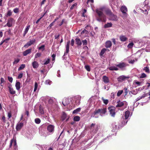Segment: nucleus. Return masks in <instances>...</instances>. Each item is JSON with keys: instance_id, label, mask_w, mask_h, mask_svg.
Segmentation results:
<instances>
[{"instance_id": "nucleus-17", "label": "nucleus", "mask_w": 150, "mask_h": 150, "mask_svg": "<svg viewBox=\"0 0 150 150\" xmlns=\"http://www.w3.org/2000/svg\"><path fill=\"white\" fill-rule=\"evenodd\" d=\"M112 45L111 42L110 41H108L105 42V47L107 48L110 47Z\"/></svg>"}, {"instance_id": "nucleus-50", "label": "nucleus", "mask_w": 150, "mask_h": 150, "mask_svg": "<svg viewBox=\"0 0 150 150\" xmlns=\"http://www.w3.org/2000/svg\"><path fill=\"white\" fill-rule=\"evenodd\" d=\"M85 68L88 71H90V66L88 65H86L85 66Z\"/></svg>"}, {"instance_id": "nucleus-57", "label": "nucleus", "mask_w": 150, "mask_h": 150, "mask_svg": "<svg viewBox=\"0 0 150 150\" xmlns=\"http://www.w3.org/2000/svg\"><path fill=\"white\" fill-rule=\"evenodd\" d=\"M74 43V41L73 39H72L71 41V45L72 46H73Z\"/></svg>"}, {"instance_id": "nucleus-54", "label": "nucleus", "mask_w": 150, "mask_h": 150, "mask_svg": "<svg viewBox=\"0 0 150 150\" xmlns=\"http://www.w3.org/2000/svg\"><path fill=\"white\" fill-rule=\"evenodd\" d=\"M50 62V59H48L44 63V65H46L48 64Z\"/></svg>"}, {"instance_id": "nucleus-59", "label": "nucleus", "mask_w": 150, "mask_h": 150, "mask_svg": "<svg viewBox=\"0 0 150 150\" xmlns=\"http://www.w3.org/2000/svg\"><path fill=\"white\" fill-rule=\"evenodd\" d=\"M88 31L85 29H84L81 33V34H83L84 33H87Z\"/></svg>"}, {"instance_id": "nucleus-49", "label": "nucleus", "mask_w": 150, "mask_h": 150, "mask_svg": "<svg viewBox=\"0 0 150 150\" xmlns=\"http://www.w3.org/2000/svg\"><path fill=\"white\" fill-rule=\"evenodd\" d=\"M77 3H75L74 4L70 7V9L71 10H72V9H73L74 7H75V6H76L77 5Z\"/></svg>"}, {"instance_id": "nucleus-63", "label": "nucleus", "mask_w": 150, "mask_h": 150, "mask_svg": "<svg viewBox=\"0 0 150 150\" xmlns=\"http://www.w3.org/2000/svg\"><path fill=\"white\" fill-rule=\"evenodd\" d=\"M10 39V38H8L5 40H4L3 41H5L4 42H5L6 43H7L8 42V40H9Z\"/></svg>"}, {"instance_id": "nucleus-48", "label": "nucleus", "mask_w": 150, "mask_h": 150, "mask_svg": "<svg viewBox=\"0 0 150 150\" xmlns=\"http://www.w3.org/2000/svg\"><path fill=\"white\" fill-rule=\"evenodd\" d=\"M112 126L113 130H115L116 129H117V125H115V124H113L112 125Z\"/></svg>"}, {"instance_id": "nucleus-53", "label": "nucleus", "mask_w": 150, "mask_h": 150, "mask_svg": "<svg viewBox=\"0 0 150 150\" xmlns=\"http://www.w3.org/2000/svg\"><path fill=\"white\" fill-rule=\"evenodd\" d=\"M83 42V44L84 45H87V41L86 40H83L82 41Z\"/></svg>"}, {"instance_id": "nucleus-51", "label": "nucleus", "mask_w": 150, "mask_h": 150, "mask_svg": "<svg viewBox=\"0 0 150 150\" xmlns=\"http://www.w3.org/2000/svg\"><path fill=\"white\" fill-rule=\"evenodd\" d=\"M134 83L137 84V86H140L141 85L142 83V82H139V81H134Z\"/></svg>"}, {"instance_id": "nucleus-33", "label": "nucleus", "mask_w": 150, "mask_h": 150, "mask_svg": "<svg viewBox=\"0 0 150 150\" xmlns=\"http://www.w3.org/2000/svg\"><path fill=\"white\" fill-rule=\"evenodd\" d=\"M12 14V12H11V10H9L8 11L7 13V15L6 17H7L10 16H11Z\"/></svg>"}, {"instance_id": "nucleus-31", "label": "nucleus", "mask_w": 150, "mask_h": 150, "mask_svg": "<svg viewBox=\"0 0 150 150\" xmlns=\"http://www.w3.org/2000/svg\"><path fill=\"white\" fill-rule=\"evenodd\" d=\"M39 111L40 113L41 114H44L43 109L41 105H40L39 107Z\"/></svg>"}, {"instance_id": "nucleus-39", "label": "nucleus", "mask_w": 150, "mask_h": 150, "mask_svg": "<svg viewBox=\"0 0 150 150\" xmlns=\"http://www.w3.org/2000/svg\"><path fill=\"white\" fill-rule=\"evenodd\" d=\"M134 45V43L132 42H131L128 44V45H127V47L129 48H132Z\"/></svg>"}, {"instance_id": "nucleus-20", "label": "nucleus", "mask_w": 150, "mask_h": 150, "mask_svg": "<svg viewBox=\"0 0 150 150\" xmlns=\"http://www.w3.org/2000/svg\"><path fill=\"white\" fill-rule=\"evenodd\" d=\"M117 104L116 105V107H121L123 106L124 105V103L123 102H121L120 100L118 101L117 102Z\"/></svg>"}, {"instance_id": "nucleus-15", "label": "nucleus", "mask_w": 150, "mask_h": 150, "mask_svg": "<svg viewBox=\"0 0 150 150\" xmlns=\"http://www.w3.org/2000/svg\"><path fill=\"white\" fill-rule=\"evenodd\" d=\"M120 10L123 13H126L127 11V7L125 6H122L121 7Z\"/></svg>"}, {"instance_id": "nucleus-2", "label": "nucleus", "mask_w": 150, "mask_h": 150, "mask_svg": "<svg viewBox=\"0 0 150 150\" xmlns=\"http://www.w3.org/2000/svg\"><path fill=\"white\" fill-rule=\"evenodd\" d=\"M107 112V108H106L96 109L93 113L92 114L91 116L95 118L98 117V114L101 116H102Z\"/></svg>"}, {"instance_id": "nucleus-13", "label": "nucleus", "mask_w": 150, "mask_h": 150, "mask_svg": "<svg viewBox=\"0 0 150 150\" xmlns=\"http://www.w3.org/2000/svg\"><path fill=\"white\" fill-rule=\"evenodd\" d=\"M103 81L105 83H107L109 82L108 78L106 76H103L102 78Z\"/></svg>"}, {"instance_id": "nucleus-64", "label": "nucleus", "mask_w": 150, "mask_h": 150, "mask_svg": "<svg viewBox=\"0 0 150 150\" xmlns=\"http://www.w3.org/2000/svg\"><path fill=\"white\" fill-rule=\"evenodd\" d=\"M2 120H3L4 122H6V120L5 119V117L4 116L2 117Z\"/></svg>"}, {"instance_id": "nucleus-34", "label": "nucleus", "mask_w": 150, "mask_h": 150, "mask_svg": "<svg viewBox=\"0 0 150 150\" xmlns=\"http://www.w3.org/2000/svg\"><path fill=\"white\" fill-rule=\"evenodd\" d=\"M25 64H21L20 67H19L18 69V70L20 71V70L23 69L25 67Z\"/></svg>"}, {"instance_id": "nucleus-61", "label": "nucleus", "mask_w": 150, "mask_h": 150, "mask_svg": "<svg viewBox=\"0 0 150 150\" xmlns=\"http://www.w3.org/2000/svg\"><path fill=\"white\" fill-rule=\"evenodd\" d=\"M23 74L22 73L20 74L18 76V79H21L23 76Z\"/></svg>"}, {"instance_id": "nucleus-40", "label": "nucleus", "mask_w": 150, "mask_h": 150, "mask_svg": "<svg viewBox=\"0 0 150 150\" xmlns=\"http://www.w3.org/2000/svg\"><path fill=\"white\" fill-rule=\"evenodd\" d=\"M41 53H37L35 55V58H37L40 57L41 55Z\"/></svg>"}, {"instance_id": "nucleus-58", "label": "nucleus", "mask_w": 150, "mask_h": 150, "mask_svg": "<svg viewBox=\"0 0 150 150\" xmlns=\"http://www.w3.org/2000/svg\"><path fill=\"white\" fill-rule=\"evenodd\" d=\"M95 34V33L94 31H92L90 33V35L93 37H94Z\"/></svg>"}, {"instance_id": "nucleus-35", "label": "nucleus", "mask_w": 150, "mask_h": 150, "mask_svg": "<svg viewBox=\"0 0 150 150\" xmlns=\"http://www.w3.org/2000/svg\"><path fill=\"white\" fill-rule=\"evenodd\" d=\"M67 117L66 114L64 112L63 113L62 115V119L63 120H64Z\"/></svg>"}, {"instance_id": "nucleus-29", "label": "nucleus", "mask_w": 150, "mask_h": 150, "mask_svg": "<svg viewBox=\"0 0 150 150\" xmlns=\"http://www.w3.org/2000/svg\"><path fill=\"white\" fill-rule=\"evenodd\" d=\"M107 49L105 48H103L101 51L100 55V56H102L104 53L107 51Z\"/></svg>"}, {"instance_id": "nucleus-32", "label": "nucleus", "mask_w": 150, "mask_h": 150, "mask_svg": "<svg viewBox=\"0 0 150 150\" xmlns=\"http://www.w3.org/2000/svg\"><path fill=\"white\" fill-rule=\"evenodd\" d=\"M73 120L75 121H79L80 120V117L78 116H75L74 117Z\"/></svg>"}, {"instance_id": "nucleus-12", "label": "nucleus", "mask_w": 150, "mask_h": 150, "mask_svg": "<svg viewBox=\"0 0 150 150\" xmlns=\"http://www.w3.org/2000/svg\"><path fill=\"white\" fill-rule=\"evenodd\" d=\"M109 16L110 17V19L111 20L113 21H117V16L112 13Z\"/></svg>"}, {"instance_id": "nucleus-27", "label": "nucleus", "mask_w": 150, "mask_h": 150, "mask_svg": "<svg viewBox=\"0 0 150 150\" xmlns=\"http://www.w3.org/2000/svg\"><path fill=\"white\" fill-rule=\"evenodd\" d=\"M109 69L111 71H117L118 70V69L114 66L110 67L109 68Z\"/></svg>"}, {"instance_id": "nucleus-6", "label": "nucleus", "mask_w": 150, "mask_h": 150, "mask_svg": "<svg viewBox=\"0 0 150 150\" xmlns=\"http://www.w3.org/2000/svg\"><path fill=\"white\" fill-rule=\"evenodd\" d=\"M150 7L148 5H146L144 6V7H142L141 8V10L143 12H145L144 13L148 14L147 10H149Z\"/></svg>"}, {"instance_id": "nucleus-25", "label": "nucleus", "mask_w": 150, "mask_h": 150, "mask_svg": "<svg viewBox=\"0 0 150 150\" xmlns=\"http://www.w3.org/2000/svg\"><path fill=\"white\" fill-rule=\"evenodd\" d=\"M20 85L21 83L19 82L16 81L15 86L17 90H18L20 89L21 87Z\"/></svg>"}, {"instance_id": "nucleus-52", "label": "nucleus", "mask_w": 150, "mask_h": 150, "mask_svg": "<svg viewBox=\"0 0 150 150\" xmlns=\"http://www.w3.org/2000/svg\"><path fill=\"white\" fill-rule=\"evenodd\" d=\"M13 11L15 13H17L19 12V8H16L14 9Z\"/></svg>"}, {"instance_id": "nucleus-56", "label": "nucleus", "mask_w": 150, "mask_h": 150, "mask_svg": "<svg viewBox=\"0 0 150 150\" xmlns=\"http://www.w3.org/2000/svg\"><path fill=\"white\" fill-rule=\"evenodd\" d=\"M53 102L54 101L52 99L50 98L49 100L48 103L49 104H52L53 103Z\"/></svg>"}, {"instance_id": "nucleus-9", "label": "nucleus", "mask_w": 150, "mask_h": 150, "mask_svg": "<svg viewBox=\"0 0 150 150\" xmlns=\"http://www.w3.org/2000/svg\"><path fill=\"white\" fill-rule=\"evenodd\" d=\"M129 76H121L117 78V80L119 82H122L125 79L129 78Z\"/></svg>"}, {"instance_id": "nucleus-19", "label": "nucleus", "mask_w": 150, "mask_h": 150, "mask_svg": "<svg viewBox=\"0 0 150 150\" xmlns=\"http://www.w3.org/2000/svg\"><path fill=\"white\" fill-rule=\"evenodd\" d=\"M32 66L34 69L38 68L39 66V64L38 62L35 61H34L32 63Z\"/></svg>"}, {"instance_id": "nucleus-55", "label": "nucleus", "mask_w": 150, "mask_h": 150, "mask_svg": "<svg viewBox=\"0 0 150 150\" xmlns=\"http://www.w3.org/2000/svg\"><path fill=\"white\" fill-rule=\"evenodd\" d=\"M8 79L9 81H10V82L11 83H12V82L13 79L12 77L8 76Z\"/></svg>"}, {"instance_id": "nucleus-10", "label": "nucleus", "mask_w": 150, "mask_h": 150, "mask_svg": "<svg viewBox=\"0 0 150 150\" xmlns=\"http://www.w3.org/2000/svg\"><path fill=\"white\" fill-rule=\"evenodd\" d=\"M54 127L52 125H50L47 126V129L48 131L50 132H53L54 130Z\"/></svg>"}, {"instance_id": "nucleus-3", "label": "nucleus", "mask_w": 150, "mask_h": 150, "mask_svg": "<svg viewBox=\"0 0 150 150\" xmlns=\"http://www.w3.org/2000/svg\"><path fill=\"white\" fill-rule=\"evenodd\" d=\"M108 109L111 116L113 117H114L115 115V107L113 106L109 107L108 108Z\"/></svg>"}, {"instance_id": "nucleus-1", "label": "nucleus", "mask_w": 150, "mask_h": 150, "mask_svg": "<svg viewBox=\"0 0 150 150\" xmlns=\"http://www.w3.org/2000/svg\"><path fill=\"white\" fill-rule=\"evenodd\" d=\"M105 12L107 15L109 16L112 13L111 11L109 9L104 7H100L96 10L97 15L96 16L97 21L99 22H105L106 19L105 15L103 12Z\"/></svg>"}, {"instance_id": "nucleus-14", "label": "nucleus", "mask_w": 150, "mask_h": 150, "mask_svg": "<svg viewBox=\"0 0 150 150\" xmlns=\"http://www.w3.org/2000/svg\"><path fill=\"white\" fill-rule=\"evenodd\" d=\"M116 66L119 68L122 69L126 66V64L124 62L120 63L119 64L116 65Z\"/></svg>"}, {"instance_id": "nucleus-42", "label": "nucleus", "mask_w": 150, "mask_h": 150, "mask_svg": "<svg viewBox=\"0 0 150 150\" xmlns=\"http://www.w3.org/2000/svg\"><path fill=\"white\" fill-rule=\"evenodd\" d=\"M20 59L19 58H17L16 59H15L14 62H13V64H17V63L19 62L20 61Z\"/></svg>"}, {"instance_id": "nucleus-7", "label": "nucleus", "mask_w": 150, "mask_h": 150, "mask_svg": "<svg viewBox=\"0 0 150 150\" xmlns=\"http://www.w3.org/2000/svg\"><path fill=\"white\" fill-rule=\"evenodd\" d=\"M23 126V123L18 122L16 125V129L17 131H20Z\"/></svg>"}, {"instance_id": "nucleus-4", "label": "nucleus", "mask_w": 150, "mask_h": 150, "mask_svg": "<svg viewBox=\"0 0 150 150\" xmlns=\"http://www.w3.org/2000/svg\"><path fill=\"white\" fill-rule=\"evenodd\" d=\"M36 40L34 39L30 40L26 44L24 45V47L25 48H28L29 46H31L32 45L34 44Z\"/></svg>"}, {"instance_id": "nucleus-5", "label": "nucleus", "mask_w": 150, "mask_h": 150, "mask_svg": "<svg viewBox=\"0 0 150 150\" xmlns=\"http://www.w3.org/2000/svg\"><path fill=\"white\" fill-rule=\"evenodd\" d=\"M95 124L94 123H92L90 127V128L94 132L96 133L98 129L99 125H97L96 126L95 129H94V127L95 125Z\"/></svg>"}, {"instance_id": "nucleus-43", "label": "nucleus", "mask_w": 150, "mask_h": 150, "mask_svg": "<svg viewBox=\"0 0 150 150\" xmlns=\"http://www.w3.org/2000/svg\"><path fill=\"white\" fill-rule=\"evenodd\" d=\"M45 70V66L43 67L41 70H40V71L41 73V74H44Z\"/></svg>"}, {"instance_id": "nucleus-21", "label": "nucleus", "mask_w": 150, "mask_h": 150, "mask_svg": "<svg viewBox=\"0 0 150 150\" xmlns=\"http://www.w3.org/2000/svg\"><path fill=\"white\" fill-rule=\"evenodd\" d=\"M76 44L79 46H80L82 44V42L80 39L79 38H76L75 39Z\"/></svg>"}, {"instance_id": "nucleus-26", "label": "nucleus", "mask_w": 150, "mask_h": 150, "mask_svg": "<svg viewBox=\"0 0 150 150\" xmlns=\"http://www.w3.org/2000/svg\"><path fill=\"white\" fill-rule=\"evenodd\" d=\"M30 25H28L27 26L26 28L25 29V31L24 32V33H23V36H25V35L27 33L28 30H29V29L30 28Z\"/></svg>"}, {"instance_id": "nucleus-44", "label": "nucleus", "mask_w": 150, "mask_h": 150, "mask_svg": "<svg viewBox=\"0 0 150 150\" xmlns=\"http://www.w3.org/2000/svg\"><path fill=\"white\" fill-rule=\"evenodd\" d=\"M146 75L144 73H142L141 76H139L140 78H144L146 77Z\"/></svg>"}, {"instance_id": "nucleus-62", "label": "nucleus", "mask_w": 150, "mask_h": 150, "mask_svg": "<svg viewBox=\"0 0 150 150\" xmlns=\"http://www.w3.org/2000/svg\"><path fill=\"white\" fill-rule=\"evenodd\" d=\"M8 119H9V118L11 116V112L10 111V112H8Z\"/></svg>"}, {"instance_id": "nucleus-22", "label": "nucleus", "mask_w": 150, "mask_h": 150, "mask_svg": "<svg viewBox=\"0 0 150 150\" xmlns=\"http://www.w3.org/2000/svg\"><path fill=\"white\" fill-rule=\"evenodd\" d=\"M9 92L11 94L13 95L16 93V91L14 90L13 88L10 86L8 87Z\"/></svg>"}, {"instance_id": "nucleus-23", "label": "nucleus", "mask_w": 150, "mask_h": 150, "mask_svg": "<svg viewBox=\"0 0 150 150\" xmlns=\"http://www.w3.org/2000/svg\"><path fill=\"white\" fill-rule=\"evenodd\" d=\"M112 24L111 23H107L106 24H105L104 27V28H106L111 27L112 26Z\"/></svg>"}, {"instance_id": "nucleus-18", "label": "nucleus", "mask_w": 150, "mask_h": 150, "mask_svg": "<svg viewBox=\"0 0 150 150\" xmlns=\"http://www.w3.org/2000/svg\"><path fill=\"white\" fill-rule=\"evenodd\" d=\"M120 39L122 42H125L127 40L128 38L125 36L123 35H120Z\"/></svg>"}, {"instance_id": "nucleus-11", "label": "nucleus", "mask_w": 150, "mask_h": 150, "mask_svg": "<svg viewBox=\"0 0 150 150\" xmlns=\"http://www.w3.org/2000/svg\"><path fill=\"white\" fill-rule=\"evenodd\" d=\"M70 43V41H68L67 43V45H66V52L64 53V56L66 54H67L69 52V45Z\"/></svg>"}, {"instance_id": "nucleus-47", "label": "nucleus", "mask_w": 150, "mask_h": 150, "mask_svg": "<svg viewBox=\"0 0 150 150\" xmlns=\"http://www.w3.org/2000/svg\"><path fill=\"white\" fill-rule=\"evenodd\" d=\"M5 82L6 81H5L4 79L3 78H1V82L0 83L1 85L3 86V85L1 84L2 83Z\"/></svg>"}, {"instance_id": "nucleus-60", "label": "nucleus", "mask_w": 150, "mask_h": 150, "mask_svg": "<svg viewBox=\"0 0 150 150\" xmlns=\"http://www.w3.org/2000/svg\"><path fill=\"white\" fill-rule=\"evenodd\" d=\"M13 141H14L13 139H12L11 140V142H10V145H9V147L10 148H11V146H12V143Z\"/></svg>"}, {"instance_id": "nucleus-16", "label": "nucleus", "mask_w": 150, "mask_h": 150, "mask_svg": "<svg viewBox=\"0 0 150 150\" xmlns=\"http://www.w3.org/2000/svg\"><path fill=\"white\" fill-rule=\"evenodd\" d=\"M32 49L31 48L28 49L23 52V55L24 56H26L28 54L31 52Z\"/></svg>"}, {"instance_id": "nucleus-38", "label": "nucleus", "mask_w": 150, "mask_h": 150, "mask_svg": "<svg viewBox=\"0 0 150 150\" xmlns=\"http://www.w3.org/2000/svg\"><path fill=\"white\" fill-rule=\"evenodd\" d=\"M45 45H41L40 47L38 48L39 50H42V51H43L45 49Z\"/></svg>"}, {"instance_id": "nucleus-37", "label": "nucleus", "mask_w": 150, "mask_h": 150, "mask_svg": "<svg viewBox=\"0 0 150 150\" xmlns=\"http://www.w3.org/2000/svg\"><path fill=\"white\" fill-rule=\"evenodd\" d=\"M35 123L37 124H39L41 122V120L39 118H36L35 119Z\"/></svg>"}, {"instance_id": "nucleus-46", "label": "nucleus", "mask_w": 150, "mask_h": 150, "mask_svg": "<svg viewBox=\"0 0 150 150\" xmlns=\"http://www.w3.org/2000/svg\"><path fill=\"white\" fill-rule=\"evenodd\" d=\"M123 90H120L119 91L117 94V96H119L120 95L123 93Z\"/></svg>"}, {"instance_id": "nucleus-45", "label": "nucleus", "mask_w": 150, "mask_h": 150, "mask_svg": "<svg viewBox=\"0 0 150 150\" xmlns=\"http://www.w3.org/2000/svg\"><path fill=\"white\" fill-rule=\"evenodd\" d=\"M38 86V84L36 82H35V83L34 85V91H35L37 89V88Z\"/></svg>"}, {"instance_id": "nucleus-28", "label": "nucleus", "mask_w": 150, "mask_h": 150, "mask_svg": "<svg viewBox=\"0 0 150 150\" xmlns=\"http://www.w3.org/2000/svg\"><path fill=\"white\" fill-rule=\"evenodd\" d=\"M123 117V119H122L123 120L122 121V125H125V124H126L128 122V120H127V119H125V118H124V117Z\"/></svg>"}, {"instance_id": "nucleus-30", "label": "nucleus", "mask_w": 150, "mask_h": 150, "mask_svg": "<svg viewBox=\"0 0 150 150\" xmlns=\"http://www.w3.org/2000/svg\"><path fill=\"white\" fill-rule=\"evenodd\" d=\"M81 108H78L74 110L73 112V114L79 112H80L81 111Z\"/></svg>"}, {"instance_id": "nucleus-8", "label": "nucleus", "mask_w": 150, "mask_h": 150, "mask_svg": "<svg viewBox=\"0 0 150 150\" xmlns=\"http://www.w3.org/2000/svg\"><path fill=\"white\" fill-rule=\"evenodd\" d=\"M13 21H14V20L13 18H9L7 22L6 23L7 26L9 27H12Z\"/></svg>"}, {"instance_id": "nucleus-24", "label": "nucleus", "mask_w": 150, "mask_h": 150, "mask_svg": "<svg viewBox=\"0 0 150 150\" xmlns=\"http://www.w3.org/2000/svg\"><path fill=\"white\" fill-rule=\"evenodd\" d=\"M130 115V112L129 110H127L125 112V118L127 119Z\"/></svg>"}, {"instance_id": "nucleus-36", "label": "nucleus", "mask_w": 150, "mask_h": 150, "mask_svg": "<svg viewBox=\"0 0 150 150\" xmlns=\"http://www.w3.org/2000/svg\"><path fill=\"white\" fill-rule=\"evenodd\" d=\"M144 70L147 73H149L150 72V70L149 69V68L147 67H144Z\"/></svg>"}, {"instance_id": "nucleus-41", "label": "nucleus", "mask_w": 150, "mask_h": 150, "mask_svg": "<svg viewBox=\"0 0 150 150\" xmlns=\"http://www.w3.org/2000/svg\"><path fill=\"white\" fill-rule=\"evenodd\" d=\"M103 101V103L105 105H107L108 103V100L107 99H105L103 98H102Z\"/></svg>"}]
</instances>
